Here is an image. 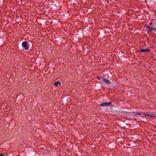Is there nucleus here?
<instances>
[{
	"instance_id": "11",
	"label": "nucleus",
	"mask_w": 156,
	"mask_h": 156,
	"mask_svg": "<svg viewBox=\"0 0 156 156\" xmlns=\"http://www.w3.org/2000/svg\"><path fill=\"white\" fill-rule=\"evenodd\" d=\"M141 113H137L136 114L137 115H141Z\"/></svg>"
},
{
	"instance_id": "1",
	"label": "nucleus",
	"mask_w": 156,
	"mask_h": 156,
	"mask_svg": "<svg viewBox=\"0 0 156 156\" xmlns=\"http://www.w3.org/2000/svg\"><path fill=\"white\" fill-rule=\"evenodd\" d=\"M112 102L110 101L109 102H102L100 104V106L101 107H106L107 106H112Z\"/></svg>"
},
{
	"instance_id": "10",
	"label": "nucleus",
	"mask_w": 156,
	"mask_h": 156,
	"mask_svg": "<svg viewBox=\"0 0 156 156\" xmlns=\"http://www.w3.org/2000/svg\"><path fill=\"white\" fill-rule=\"evenodd\" d=\"M152 24V22H151V23H149V24L150 25H151Z\"/></svg>"
},
{
	"instance_id": "8",
	"label": "nucleus",
	"mask_w": 156,
	"mask_h": 156,
	"mask_svg": "<svg viewBox=\"0 0 156 156\" xmlns=\"http://www.w3.org/2000/svg\"><path fill=\"white\" fill-rule=\"evenodd\" d=\"M0 156H4V154H3V153H1L0 154Z\"/></svg>"
},
{
	"instance_id": "6",
	"label": "nucleus",
	"mask_w": 156,
	"mask_h": 156,
	"mask_svg": "<svg viewBox=\"0 0 156 156\" xmlns=\"http://www.w3.org/2000/svg\"><path fill=\"white\" fill-rule=\"evenodd\" d=\"M145 26L147 27V28L150 31H151L153 30V27H151L150 26H148L147 25H145Z\"/></svg>"
},
{
	"instance_id": "4",
	"label": "nucleus",
	"mask_w": 156,
	"mask_h": 156,
	"mask_svg": "<svg viewBox=\"0 0 156 156\" xmlns=\"http://www.w3.org/2000/svg\"><path fill=\"white\" fill-rule=\"evenodd\" d=\"M143 115L147 117H149L151 118H152L154 116L149 113H144Z\"/></svg>"
},
{
	"instance_id": "7",
	"label": "nucleus",
	"mask_w": 156,
	"mask_h": 156,
	"mask_svg": "<svg viewBox=\"0 0 156 156\" xmlns=\"http://www.w3.org/2000/svg\"><path fill=\"white\" fill-rule=\"evenodd\" d=\"M58 84H60V83H59V82L58 81H57V82H55L54 83V85L56 87H57L58 85Z\"/></svg>"
},
{
	"instance_id": "9",
	"label": "nucleus",
	"mask_w": 156,
	"mask_h": 156,
	"mask_svg": "<svg viewBox=\"0 0 156 156\" xmlns=\"http://www.w3.org/2000/svg\"><path fill=\"white\" fill-rule=\"evenodd\" d=\"M153 30H154L155 31H156V28H153Z\"/></svg>"
},
{
	"instance_id": "2",
	"label": "nucleus",
	"mask_w": 156,
	"mask_h": 156,
	"mask_svg": "<svg viewBox=\"0 0 156 156\" xmlns=\"http://www.w3.org/2000/svg\"><path fill=\"white\" fill-rule=\"evenodd\" d=\"M22 45V47H24L25 50H27L29 49V45L28 44V43L26 41H24L23 42Z\"/></svg>"
},
{
	"instance_id": "12",
	"label": "nucleus",
	"mask_w": 156,
	"mask_h": 156,
	"mask_svg": "<svg viewBox=\"0 0 156 156\" xmlns=\"http://www.w3.org/2000/svg\"><path fill=\"white\" fill-rule=\"evenodd\" d=\"M98 79L99 80H100L101 79V78L100 77H98Z\"/></svg>"
},
{
	"instance_id": "13",
	"label": "nucleus",
	"mask_w": 156,
	"mask_h": 156,
	"mask_svg": "<svg viewBox=\"0 0 156 156\" xmlns=\"http://www.w3.org/2000/svg\"><path fill=\"white\" fill-rule=\"evenodd\" d=\"M155 117H156V116Z\"/></svg>"
},
{
	"instance_id": "5",
	"label": "nucleus",
	"mask_w": 156,
	"mask_h": 156,
	"mask_svg": "<svg viewBox=\"0 0 156 156\" xmlns=\"http://www.w3.org/2000/svg\"><path fill=\"white\" fill-rule=\"evenodd\" d=\"M150 50L149 49H142L140 51V52H146L149 51Z\"/></svg>"
},
{
	"instance_id": "3",
	"label": "nucleus",
	"mask_w": 156,
	"mask_h": 156,
	"mask_svg": "<svg viewBox=\"0 0 156 156\" xmlns=\"http://www.w3.org/2000/svg\"><path fill=\"white\" fill-rule=\"evenodd\" d=\"M102 80L104 83L107 84H110L111 83L109 80L105 78H102Z\"/></svg>"
}]
</instances>
